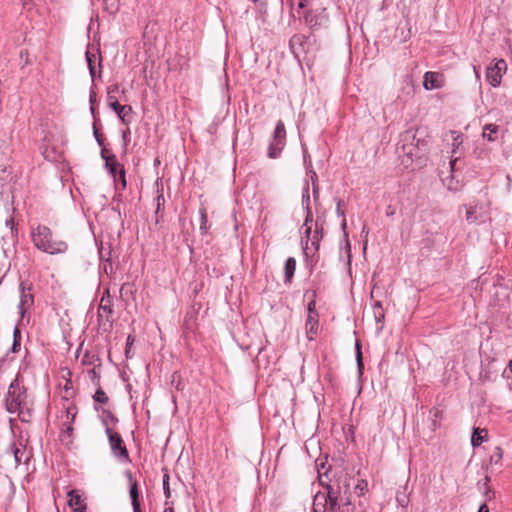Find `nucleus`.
Returning <instances> with one entry per match:
<instances>
[{
    "mask_svg": "<svg viewBox=\"0 0 512 512\" xmlns=\"http://www.w3.org/2000/svg\"><path fill=\"white\" fill-rule=\"evenodd\" d=\"M350 485L347 483V479L343 480V495L339 498L337 502L338 512H340L341 507H346L351 505V493L349 492Z\"/></svg>",
    "mask_w": 512,
    "mask_h": 512,
    "instance_id": "nucleus-17",
    "label": "nucleus"
},
{
    "mask_svg": "<svg viewBox=\"0 0 512 512\" xmlns=\"http://www.w3.org/2000/svg\"><path fill=\"white\" fill-rule=\"evenodd\" d=\"M129 494L131 498L133 512H141L138 485L136 481L131 483Z\"/></svg>",
    "mask_w": 512,
    "mask_h": 512,
    "instance_id": "nucleus-21",
    "label": "nucleus"
},
{
    "mask_svg": "<svg viewBox=\"0 0 512 512\" xmlns=\"http://www.w3.org/2000/svg\"><path fill=\"white\" fill-rule=\"evenodd\" d=\"M341 204H342V200L338 199L337 200L336 212H337L338 216L345 217L344 211L341 208Z\"/></svg>",
    "mask_w": 512,
    "mask_h": 512,
    "instance_id": "nucleus-48",
    "label": "nucleus"
},
{
    "mask_svg": "<svg viewBox=\"0 0 512 512\" xmlns=\"http://www.w3.org/2000/svg\"><path fill=\"white\" fill-rule=\"evenodd\" d=\"M507 70V63L504 59H494L486 69V80L492 87L501 84L502 76Z\"/></svg>",
    "mask_w": 512,
    "mask_h": 512,
    "instance_id": "nucleus-6",
    "label": "nucleus"
},
{
    "mask_svg": "<svg viewBox=\"0 0 512 512\" xmlns=\"http://www.w3.org/2000/svg\"><path fill=\"white\" fill-rule=\"evenodd\" d=\"M164 512H174L173 507H166Z\"/></svg>",
    "mask_w": 512,
    "mask_h": 512,
    "instance_id": "nucleus-60",
    "label": "nucleus"
},
{
    "mask_svg": "<svg viewBox=\"0 0 512 512\" xmlns=\"http://www.w3.org/2000/svg\"><path fill=\"white\" fill-rule=\"evenodd\" d=\"M308 315H319L316 310V292L312 293V299L308 303Z\"/></svg>",
    "mask_w": 512,
    "mask_h": 512,
    "instance_id": "nucleus-37",
    "label": "nucleus"
},
{
    "mask_svg": "<svg viewBox=\"0 0 512 512\" xmlns=\"http://www.w3.org/2000/svg\"><path fill=\"white\" fill-rule=\"evenodd\" d=\"M319 315H308L306 321L307 338L311 341L318 333Z\"/></svg>",
    "mask_w": 512,
    "mask_h": 512,
    "instance_id": "nucleus-15",
    "label": "nucleus"
},
{
    "mask_svg": "<svg viewBox=\"0 0 512 512\" xmlns=\"http://www.w3.org/2000/svg\"><path fill=\"white\" fill-rule=\"evenodd\" d=\"M478 512H489V508H488L487 504L483 503L482 505H480Z\"/></svg>",
    "mask_w": 512,
    "mask_h": 512,
    "instance_id": "nucleus-53",
    "label": "nucleus"
},
{
    "mask_svg": "<svg viewBox=\"0 0 512 512\" xmlns=\"http://www.w3.org/2000/svg\"><path fill=\"white\" fill-rule=\"evenodd\" d=\"M92 129H93V134L96 137V119H94V121L92 123Z\"/></svg>",
    "mask_w": 512,
    "mask_h": 512,
    "instance_id": "nucleus-58",
    "label": "nucleus"
},
{
    "mask_svg": "<svg viewBox=\"0 0 512 512\" xmlns=\"http://www.w3.org/2000/svg\"><path fill=\"white\" fill-rule=\"evenodd\" d=\"M326 488L324 496L329 501V512H338V500L343 495V481L337 480L331 484L323 485Z\"/></svg>",
    "mask_w": 512,
    "mask_h": 512,
    "instance_id": "nucleus-7",
    "label": "nucleus"
},
{
    "mask_svg": "<svg viewBox=\"0 0 512 512\" xmlns=\"http://www.w3.org/2000/svg\"><path fill=\"white\" fill-rule=\"evenodd\" d=\"M98 145L101 146L100 155L104 161H107L108 157L113 158L116 156L114 153H112V151L110 149H108L107 147H105L103 145V141L99 135H98Z\"/></svg>",
    "mask_w": 512,
    "mask_h": 512,
    "instance_id": "nucleus-29",
    "label": "nucleus"
},
{
    "mask_svg": "<svg viewBox=\"0 0 512 512\" xmlns=\"http://www.w3.org/2000/svg\"><path fill=\"white\" fill-rule=\"evenodd\" d=\"M200 231L202 234H207L209 230L208 217L205 208H200Z\"/></svg>",
    "mask_w": 512,
    "mask_h": 512,
    "instance_id": "nucleus-27",
    "label": "nucleus"
},
{
    "mask_svg": "<svg viewBox=\"0 0 512 512\" xmlns=\"http://www.w3.org/2000/svg\"><path fill=\"white\" fill-rule=\"evenodd\" d=\"M442 76L436 72H426L423 85L426 90H433L442 87Z\"/></svg>",
    "mask_w": 512,
    "mask_h": 512,
    "instance_id": "nucleus-11",
    "label": "nucleus"
},
{
    "mask_svg": "<svg viewBox=\"0 0 512 512\" xmlns=\"http://www.w3.org/2000/svg\"><path fill=\"white\" fill-rule=\"evenodd\" d=\"M61 375H62V378L64 379V384H63L64 394H63V397L68 399V398L72 397V395H73L72 383H71L70 379H68V376H70V371L67 370V369H63L61 371Z\"/></svg>",
    "mask_w": 512,
    "mask_h": 512,
    "instance_id": "nucleus-23",
    "label": "nucleus"
},
{
    "mask_svg": "<svg viewBox=\"0 0 512 512\" xmlns=\"http://www.w3.org/2000/svg\"><path fill=\"white\" fill-rule=\"evenodd\" d=\"M453 136L452 143V151H451V159H450V167L451 170H454L456 162L459 160L460 155L462 154V145L464 142V135L461 133H457L455 131H451Z\"/></svg>",
    "mask_w": 512,
    "mask_h": 512,
    "instance_id": "nucleus-9",
    "label": "nucleus"
},
{
    "mask_svg": "<svg viewBox=\"0 0 512 512\" xmlns=\"http://www.w3.org/2000/svg\"><path fill=\"white\" fill-rule=\"evenodd\" d=\"M168 480H169V476L165 475L163 478V489H164V494H165L166 498H169L171 495Z\"/></svg>",
    "mask_w": 512,
    "mask_h": 512,
    "instance_id": "nucleus-41",
    "label": "nucleus"
},
{
    "mask_svg": "<svg viewBox=\"0 0 512 512\" xmlns=\"http://www.w3.org/2000/svg\"><path fill=\"white\" fill-rule=\"evenodd\" d=\"M341 226H342V229L345 231V229H346V227H347V222H346L345 217H343V220H342V224H341Z\"/></svg>",
    "mask_w": 512,
    "mask_h": 512,
    "instance_id": "nucleus-59",
    "label": "nucleus"
},
{
    "mask_svg": "<svg viewBox=\"0 0 512 512\" xmlns=\"http://www.w3.org/2000/svg\"><path fill=\"white\" fill-rule=\"evenodd\" d=\"M356 348H357V362H358V366L362 367V365H363V363H362V353H361V349H360L359 343H356Z\"/></svg>",
    "mask_w": 512,
    "mask_h": 512,
    "instance_id": "nucleus-45",
    "label": "nucleus"
},
{
    "mask_svg": "<svg viewBox=\"0 0 512 512\" xmlns=\"http://www.w3.org/2000/svg\"><path fill=\"white\" fill-rule=\"evenodd\" d=\"M98 254H99V257L102 259L103 258V254H102V249L101 248H98Z\"/></svg>",
    "mask_w": 512,
    "mask_h": 512,
    "instance_id": "nucleus-64",
    "label": "nucleus"
},
{
    "mask_svg": "<svg viewBox=\"0 0 512 512\" xmlns=\"http://www.w3.org/2000/svg\"><path fill=\"white\" fill-rule=\"evenodd\" d=\"M104 167L108 174L113 178L116 189L124 190L126 188V176L124 166L119 163L117 157L109 158L104 161Z\"/></svg>",
    "mask_w": 512,
    "mask_h": 512,
    "instance_id": "nucleus-5",
    "label": "nucleus"
},
{
    "mask_svg": "<svg viewBox=\"0 0 512 512\" xmlns=\"http://www.w3.org/2000/svg\"><path fill=\"white\" fill-rule=\"evenodd\" d=\"M103 270L106 274H109L112 272L113 267L112 264L107 260L103 265Z\"/></svg>",
    "mask_w": 512,
    "mask_h": 512,
    "instance_id": "nucleus-49",
    "label": "nucleus"
},
{
    "mask_svg": "<svg viewBox=\"0 0 512 512\" xmlns=\"http://www.w3.org/2000/svg\"><path fill=\"white\" fill-rule=\"evenodd\" d=\"M254 3L259 4L261 8L266 6V0H252Z\"/></svg>",
    "mask_w": 512,
    "mask_h": 512,
    "instance_id": "nucleus-54",
    "label": "nucleus"
},
{
    "mask_svg": "<svg viewBox=\"0 0 512 512\" xmlns=\"http://www.w3.org/2000/svg\"><path fill=\"white\" fill-rule=\"evenodd\" d=\"M397 501L402 505L404 506L406 504V497L404 496L403 498H400V497H397Z\"/></svg>",
    "mask_w": 512,
    "mask_h": 512,
    "instance_id": "nucleus-56",
    "label": "nucleus"
},
{
    "mask_svg": "<svg viewBox=\"0 0 512 512\" xmlns=\"http://www.w3.org/2000/svg\"><path fill=\"white\" fill-rule=\"evenodd\" d=\"M503 457V450L501 447H495L493 454L490 456V462L495 464L500 463Z\"/></svg>",
    "mask_w": 512,
    "mask_h": 512,
    "instance_id": "nucleus-32",
    "label": "nucleus"
},
{
    "mask_svg": "<svg viewBox=\"0 0 512 512\" xmlns=\"http://www.w3.org/2000/svg\"><path fill=\"white\" fill-rule=\"evenodd\" d=\"M11 453L13 454L16 466L21 463H26L30 458V452L26 450L21 442L18 445L14 444L12 446Z\"/></svg>",
    "mask_w": 512,
    "mask_h": 512,
    "instance_id": "nucleus-12",
    "label": "nucleus"
},
{
    "mask_svg": "<svg viewBox=\"0 0 512 512\" xmlns=\"http://www.w3.org/2000/svg\"><path fill=\"white\" fill-rule=\"evenodd\" d=\"M6 228L9 230L11 237L14 236L13 219L6 220Z\"/></svg>",
    "mask_w": 512,
    "mask_h": 512,
    "instance_id": "nucleus-44",
    "label": "nucleus"
},
{
    "mask_svg": "<svg viewBox=\"0 0 512 512\" xmlns=\"http://www.w3.org/2000/svg\"><path fill=\"white\" fill-rule=\"evenodd\" d=\"M305 22L311 29H317L319 27L326 26L328 23V14L326 9L311 10L306 12Z\"/></svg>",
    "mask_w": 512,
    "mask_h": 512,
    "instance_id": "nucleus-8",
    "label": "nucleus"
},
{
    "mask_svg": "<svg viewBox=\"0 0 512 512\" xmlns=\"http://www.w3.org/2000/svg\"><path fill=\"white\" fill-rule=\"evenodd\" d=\"M134 343H135V336L132 335V334H129L127 336L126 348H125V356H126V358H131L132 357L131 349H132V346L134 345Z\"/></svg>",
    "mask_w": 512,
    "mask_h": 512,
    "instance_id": "nucleus-31",
    "label": "nucleus"
},
{
    "mask_svg": "<svg viewBox=\"0 0 512 512\" xmlns=\"http://www.w3.org/2000/svg\"><path fill=\"white\" fill-rule=\"evenodd\" d=\"M98 67L100 68L101 67V56H100V51L98 50Z\"/></svg>",
    "mask_w": 512,
    "mask_h": 512,
    "instance_id": "nucleus-61",
    "label": "nucleus"
},
{
    "mask_svg": "<svg viewBox=\"0 0 512 512\" xmlns=\"http://www.w3.org/2000/svg\"><path fill=\"white\" fill-rule=\"evenodd\" d=\"M13 336H14V342H13V346H12V351L16 352L17 348L20 346V339H21L20 331L17 327L14 329Z\"/></svg>",
    "mask_w": 512,
    "mask_h": 512,
    "instance_id": "nucleus-38",
    "label": "nucleus"
},
{
    "mask_svg": "<svg viewBox=\"0 0 512 512\" xmlns=\"http://www.w3.org/2000/svg\"><path fill=\"white\" fill-rule=\"evenodd\" d=\"M318 193H319L318 184H314L313 185V195L315 198L318 196Z\"/></svg>",
    "mask_w": 512,
    "mask_h": 512,
    "instance_id": "nucleus-55",
    "label": "nucleus"
},
{
    "mask_svg": "<svg viewBox=\"0 0 512 512\" xmlns=\"http://www.w3.org/2000/svg\"><path fill=\"white\" fill-rule=\"evenodd\" d=\"M101 421L105 426L109 445L112 454L119 460H129V453L124 444L121 435L113 429V425L117 422V418L109 411L103 410Z\"/></svg>",
    "mask_w": 512,
    "mask_h": 512,
    "instance_id": "nucleus-2",
    "label": "nucleus"
},
{
    "mask_svg": "<svg viewBox=\"0 0 512 512\" xmlns=\"http://www.w3.org/2000/svg\"><path fill=\"white\" fill-rule=\"evenodd\" d=\"M302 204L304 205L306 210H308V208H310V195H309L308 185L305 187V190H304V193L302 196Z\"/></svg>",
    "mask_w": 512,
    "mask_h": 512,
    "instance_id": "nucleus-39",
    "label": "nucleus"
},
{
    "mask_svg": "<svg viewBox=\"0 0 512 512\" xmlns=\"http://www.w3.org/2000/svg\"><path fill=\"white\" fill-rule=\"evenodd\" d=\"M10 173L7 171L6 167L0 166V194L2 193V188L6 184Z\"/></svg>",
    "mask_w": 512,
    "mask_h": 512,
    "instance_id": "nucleus-34",
    "label": "nucleus"
},
{
    "mask_svg": "<svg viewBox=\"0 0 512 512\" xmlns=\"http://www.w3.org/2000/svg\"><path fill=\"white\" fill-rule=\"evenodd\" d=\"M488 436V431L486 429L474 428L473 434L471 437V444L473 447L480 446Z\"/></svg>",
    "mask_w": 512,
    "mask_h": 512,
    "instance_id": "nucleus-19",
    "label": "nucleus"
},
{
    "mask_svg": "<svg viewBox=\"0 0 512 512\" xmlns=\"http://www.w3.org/2000/svg\"><path fill=\"white\" fill-rule=\"evenodd\" d=\"M304 162H305L306 165L311 166V161H309V163H307L306 153H304Z\"/></svg>",
    "mask_w": 512,
    "mask_h": 512,
    "instance_id": "nucleus-62",
    "label": "nucleus"
},
{
    "mask_svg": "<svg viewBox=\"0 0 512 512\" xmlns=\"http://www.w3.org/2000/svg\"><path fill=\"white\" fill-rule=\"evenodd\" d=\"M164 203H165L164 196L162 194L158 195L156 198V204H157L156 213H158L160 211V207L163 206Z\"/></svg>",
    "mask_w": 512,
    "mask_h": 512,
    "instance_id": "nucleus-42",
    "label": "nucleus"
},
{
    "mask_svg": "<svg viewBox=\"0 0 512 512\" xmlns=\"http://www.w3.org/2000/svg\"><path fill=\"white\" fill-rule=\"evenodd\" d=\"M108 400L106 393L98 387V404L105 405L108 403Z\"/></svg>",
    "mask_w": 512,
    "mask_h": 512,
    "instance_id": "nucleus-40",
    "label": "nucleus"
},
{
    "mask_svg": "<svg viewBox=\"0 0 512 512\" xmlns=\"http://www.w3.org/2000/svg\"><path fill=\"white\" fill-rule=\"evenodd\" d=\"M119 1L118 0H103V9L109 14H114L118 11Z\"/></svg>",
    "mask_w": 512,
    "mask_h": 512,
    "instance_id": "nucleus-28",
    "label": "nucleus"
},
{
    "mask_svg": "<svg viewBox=\"0 0 512 512\" xmlns=\"http://www.w3.org/2000/svg\"><path fill=\"white\" fill-rule=\"evenodd\" d=\"M68 497V504L74 512H84L86 510L84 499L77 491L68 492Z\"/></svg>",
    "mask_w": 512,
    "mask_h": 512,
    "instance_id": "nucleus-13",
    "label": "nucleus"
},
{
    "mask_svg": "<svg viewBox=\"0 0 512 512\" xmlns=\"http://www.w3.org/2000/svg\"><path fill=\"white\" fill-rule=\"evenodd\" d=\"M329 501L323 492H318L313 499L312 512H329Z\"/></svg>",
    "mask_w": 512,
    "mask_h": 512,
    "instance_id": "nucleus-14",
    "label": "nucleus"
},
{
    "mask_svg": "<svg viewBox=\"0 0 512 512\" xmlns=\"http://www.w3.org/2000/svg\"><path fill=\"white\" fill-rule=\"evenodd\" d=\"M508 368H509V370H510V371H511V373H512V359H511V360L509 361V363H508Z\"/></svg>",
    "mask_w": 512,
    "mask_h": 512,
    "instance_id": "nucleus-63",
    "label": "nucleus"
},
{
    "mask_svg": "<svg viewBox=\"0 0 512 512\" xmlns=\"http://www.w3.org/2000/svg\"><path fill=\"white\" fill-rule=\"evenodd\" d=\"M373 310H374V315H375L377 322H381L384 319V312L382 309V305L379 301H377L374 304Z\"/></svg>",
    "mask_w": 512,
    "mask_h": 512,
    "instance_id": "nucleus-33",
    "label": "nucleus"
},
{
    "mask_svg": "<svg viewBox=\"0 0 512 512\" xmlns=\"http://www.w3.org/2000/svg\"><path fill=\"white\" fill-rule=\"evenodd\" d=\"M306 211H307V214H306L305 223H304L303 226L305 227L304 233H305V235L307 237V240H309L310 234H311V227L308 226V223L313 221V214H312L311 208H308V210H306ZM308 249H309L308 248V241H306V244L303 247V251H304L305 254H307V250Z\"/></svg>",
    "mask_w": 512,
    "mask_h": 512,
    "instance_id": "nucleus-24",
    "label": "nucleus"
},
{
    "mask_svg": "<svg viewBox=\"0 0 512 512\" xmlns=\"http://www.w3.org/2000/svg\"><path fill=\"white\" fill-rule=\"evenodd\" d=\"M33 304V296L30 293H26L24 289L21 290L19 313L23 317L25 311Z\"/></svg>",
    "mask_w": 512,
    "mask_h": 512,
    "instance_id": "nucleus-18",
    "label": "nucleus"
},
{
    "mask_svg": "<svg viewBox=\"0 0 512 512\" xmlns=\"http://www.w3.org/2000/svg\"><path fill=\"white\" fill-rule=\"evenodd\" d=\"M415 134L412 133L411 131H406L404 134H403V140L404 141H408V140H412V143L411 145H413V141L415 140Z\"/></svg>",
    "mask_w": 512,
    "mask_h": 512,
    "instance_id": "nucleus-43",
    "label": "nucleus"
},
{
    "mask_svg": "<svg viewBox=\"0 0 512 512\" xmlns=\"http://www.w3.org/2000/svg\"><path fill=\"white\" fill-rule=\"evenodd\" d=\"M5 405L9 413H16L22 421L28 422L30 420L31 403L28 400L26 389L19 378H16L10 384Z\"/></svg>",
    "mask_w": 512,
    "mask_h": 512,
    "instance_id": "nucleus-1",
    "label": "nucleus"
},
{
    "mask_svg": "<svg viewBox=\"0 0 512 512\" xmlns=\"http://www.w3.org/2000/svg\"><path fill=\"white\" fill-rule=\"evenodd\" d=\"M93 57L94 55L89 51L87 50L86 51V60H87V63H88V67H89V70H90V74H91V77H92V80L94 81V78H95V68H94V65H93Z\"/></svg>",
    "mask_w": 512,
    "mask_h": 512,
    "instance_id": "nucleus-36",
    "label": "nucleus"
},
{
    "mask_svg": "<svg viewBox=\"0 0 512 512\" xmlns=\"http://www.w3.org/2000/svg\"><path fill=\"white\" fill-rule=\"evenodd\" d=\"M32 239L34 245L46 253H63L67 249L65 242L52 239L51 231L46 226H38L32 233Z\"/></svg>",
    "mask_w": 512,
    "mask_h": 512,
    "instance_id": "nucleus-3",
    "label": "nucleus"
},
{
    "mask_svg": "<svg viewBox=\"0 0 512 512\" xmlns=\"http://www.w3.org/2000/svg\"><path fill=\"white\" fill-rule=\"evenodd\" d=\"M111 109L116 112L117 116L123 122H125V118L129 114H131V112H132V107L131 106H129V105H121L118 101H114L112 103V108Z\"/></svg>",
    "mask_w": 512,
    "mask_h": 512,
    "instance_id": "nucleus-20",
    "label": "nucleus"
},
{
    "mask_svg": "<svg viewBox=\"0 0 512 512\" xmlns=\"http://www.w3.org/2000/svg\"><path fill=\"white\" fill-rule=\"evenodd\" d=\"M466 221L470 224L478 220L477 205H466Z\"/></svg>",
    "mask_w": 512,
    "mask_h": 512,
    "instance_id": "nucleus-26",
    "label": "nucleus"
},
{
    "mask_svg": "<svg viewBox=\"0 0 512 512\" xmlns=\"http://www.w3.org/2000/svg\"><path fill=\"white\" fill-rule=\"evenodd\" d=\"M286 144V129L284 122L279 120L276 123L272 139L268 147V157L275 159L277 158Z\"/></svg>",
    "mask_w": 512,
    "mask_h": 512,
    "instance_id": "nucleus-4",
    "label": "nucleus"
},
{
    "mask_svg": "<svg viewBox=\"0 0 512 512\" xmlns=\"http://www.w3.org/2000/svg\"><path fill=\"white\" fill-rule=\"evenodd\" d=\"M473 71H474V74H475V78L478 82H480L481 80V75H480V71H479V68L476 66V65H473Z\"/></svg>",
    "mask_w": 512,
    "mask_h": 512,
    "instance_id": "nucleus-50",
    "label": "nucleus"
},
{
    "mask_svg": "<svg viewBox=\"0 0 512 512\" xmlns=\"http://www.w3.org/2000/svg\"><path fill=\"white\" fill-rule=\"evenodd\" d=\"M321 238H322L321 231L319 230L318 226L316 225V229L311 238V245L314 246L315 250L319 249V242H320Z\"/></svg>",
    "mask_w": 512,
    "mask_h": 512,
    "instance_id": "nucleus-35",
    "label": "nucleus"
},
{
    "mask_svg": "<svg viewBox=\"0 0 512 512\" xmlns=\"http://www.w3.org/2000/svg\"><path fill=\"white\" fill-rule=\"evenodd\" d=\"M310 177H311L312 185L317 184L316 182H317L318 177H317V174L315 171L310 170Z\"/></svg>",
    "mask_w": 512,
    "mask_h": 512,
    "instance_id": "nucleus-51",
    "label": "nucleus"
},
{
    "mask_svg": "<svg viewBox=\"0 0 512 512\" xmlns=\"http://www.w3.org/2000/svg\"><path fill=\"white\" fill-rule=\"evenodd\" d=\"M95 97H96L95 92L91 91V93H90V104H91L90 109H91L92 114H94V112H95V106H94Z\"/></svg>",
    "mask_w": 512,
    "mask_h": 512,
    "instance_id": "nucleus-46",
    "label": "nucleus"
},
{
    "mask_svg": "<svg viewBox=\"0 0 512 512\" xmlns=\"http://www.w3.org/2000/svg\"><path fill=\"white\" fill-rule=\"evenodd\" d=\"M307 39L304 34H295L289 40L290 50L296 57L306 52Z\"/></svg>",
    "mask_w": 512,
    "mask_h": 512,
    "instance_id": "nucleus-10",
    "label": "nucleus"
},
{
    "mask_svg": "<svg viewBox=\"0 0 512 512\" xmlns=\"http://www.w3.org/2000/svg\"><path fill=\"white\" fill-rule=\"evenodd\" d=\"M296 270V260L294 257L286 259L284 264V283L291 284Z\"/></svg>",
    "mask_w": 512,
    "mask_h": 512,
    "instance_id": "nucleus-16",
    "label": "nucleus"
},
{
    "mask_svg": "<svg viewBox=\"0 0 512 512\" xmlns=\"http://www.w3.org/2000/svg\"><path fill=\"white\" fill-rule=\"evenodd\" d=\"M430 413H433L434 417H438V415H439L440 411H439L438 409L434 408V409H432V410L430 411Z\"/></svg>",
    "mask_w": 512,
    "mask_h": 512,
    "instance_id": "nucleus-57",
    "label": "nucleus"
},
{
    "mask_svg": "<svg viewBox=\"0 0 512 512\" xmlns=\"http://www.w3.org/2000/svg\"><path fill=\"white\" fill-rule=\"evenodd\" d=\"M499 130V126L496 124H486L483 127V138L487 139L488 141H495L497 139V133Z\"/></svg>",
    "mask_w": 512,
    "mask_h": 512,
    "instance_id": "nucleus-22",
    "label": "nucleus"
},
{
    "mask_svg": "<svg viewBox=\"0 0 512 512\" xmlns=\"http://www.w3.org/2000/svg\"><path fill=\"white\" fill-rule=\"evenodd\" d=\"M109 302L110 301L106 300L104 296L101 298V301L98 304V317H102V315L100 314V310H103L104 313H107L106 320L107 322H110L109 327H111V321L109 320V316L112 314V309L109 306Z\"/></svg>",
    "mask_w": 512,
    "mask_h": 512,
    "instance_id": "nucleus-25",
    "label": "nucleus"
},
{
    "mask_svg": "<svg viewBox=\"0 0 512 512\" xmlns=\"http://www.w3.org/2000/svg\"><path fill=\"white\" fill-rule=\"evenodd\" d=\"M402 149L408 155H412L413 154V148H411L409 146H406L405 144L402 146Z\"/></svg>",
    "mask_w": 512,
    "mask_h": 512,
    "instance_id": "nucleus-52",
    "label": "nucleus"
},
{
    "mask_svg": "<svg viewBox=\"0 0 512 512\" xmlns=\"http://www.w3.org/2000/svg\"><path fill=\"white\" fill-rule=\"evenodd\" d=\"M396 213V210L395 208L392 206V205H388L387 208H386V216L387 217H393Z\"/></svg>",
    "mask_w": 512,
    "mask_h": 512,
    "instance_id": "nucleus-47",
    "label": "nucleus"
},
{
    "mask_svg": "<svg viewBox=\"0 0 512 512\" xmlns=\"http://www.w3.org/2000/svg\"><path fill=\"white\" fill-rule=\"evenodd\" d=\"M118 91V87L116 85L114 86H111L108 88V93H107V104L110 108H112V103L114 101H118L116 96L114 95L115 92Z\"/></svg>",
    "mask_w": 512,
    "mask_h": 512,
    "instance_id": "nucleus-30",
    "label": "nucleus"
}]
</instances>
